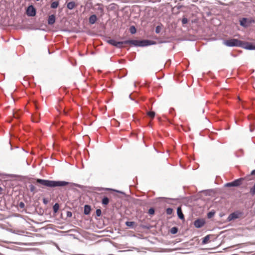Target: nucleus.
I'll return each instance as SVG.
<instances>
[{
	"mask_svg": "<svg viewBox=\"0 0 255 255\" xmlns=\"http://www.w3.org/2000/svg\"><path fill=\"white\" fill-rule=\"evenodd\" d=\"M108 43L118 48L122 47L123 44H129L134 46L140 45L139 44V41L135 40H128L124 41H116L115 40L111 39L108 41ZM142 45H143V44ZM144 45H145L144 44Z\"/></svg>",
	"mask_w": 255,
	"mask_h": 255,
	"instance_id": "obj_2",
	"label": "nucleus"
},
{
	"mask_svg": "<svg viewBox=\"0 0 255 255\" xmlns=\"http://www.w3.org/2000/svg\"><path fill=\"white\" fill-rule=\"evenodd\" d=\"M55 17L54 15H51L49 16L48 19V23L49 25H52L55 23Z\"/></svg>",
	"mask_w": 255,
	"mask_h": 255,
	"instance_id": "obj_9",
	"label": "nucleus"
},
{
	"mask_svg": "<svg viewBox=\"0 0 255 255\" xmlns=\"http://www.w3.org/2000/svg\"><path fill=\"white\" fill-rule=\"evenodd\" d=\"M173 213V209L170 208H168L166 209V213L168 215H171Z\"/></svg>",
	"mask_w": 255,
	"mask_h": 255,
	"instance_id": "obj_22",
	"label": "nucleus"
},
{
	"mask_svg": "<svg viewBox=\"0 0 255 255\" xmlns=\"http://www.w3.org/2000/svg\"><path fill=\"white\" fill-rule=\"evenodd\" d=\"M140 42L141 43L142 42ZM142 42H148V41H144Z\"/></svg>",
	"mask_w": 255,
	"mask_h": 255,
	"instance_id": "obj_34",
	"label": "nucleus"
},
{
	"mask_svg": "<svg viewBox=\"0 0 255 255\" xmlns=\"http://www.w3.org/2000/svg\"><path fill=\"white\" fill-rule=\"evenodd\" d=\"M97 16L96 15H95V14L92 15L89 17V22L91 24H94L96 22V21H97Z\"/></svg>",
	"mask_w": 255,
	"mask_h": 255,
	"instance_id": "obj_11",
	"label": "nucleus"
},
{
	"mask_svg": "<svg viewBox=\"0 0 255 255\" xmlns=\"http://www.w3.org/2000/svg\"><path fill=\"white\" fill-rule=\"evenodd\" d=\"M177 215H178V217L180 219H184V215L182 213V210L181 209V208L180 207H178L177 208Z\"/></svg>",
	"mask_w": 255,
	"mask_h": 255,
	"instance_id": "obj_14",
	"label": "nucleus"
},
{
	"mask_svg": "<svg viewBox=\"0 0 255 255\" xmlns=\"http://www.w3.org/2000/svg\"><path fill=\"white\" fill-rule=\"evenodd\" d=\"M71 215H72L71 213H69V212L68 213V216H71Z\"/></svg>",
	"mask_w": 255,
	"mask_h": 255,
	"instance_id": "obj_33",
	"label": "nucleus"
},
{
	"mask_svg": "<svg viewBox=\"0 0 255 255\" xmlns=\"http://www.w3.org/2000/svg\"><path fill=\"white\" fill-rule=\"evenodd\" d=\"M205 224V221L203 220L198 219L194 222V226L198 228H201Z\"/></svg>",
	"mask_w": 255,
	"mask_h": 255,
	"instance_id": "obj_8",
	"label": "nucleus"
},
{
	"mask_svg": "<svg viewBox=\"0 0 255 255\" xmlns=\"http://www.w3.org/2000/svg\"><path fill=\"white\" fill-rule=\"evenodd\" d=\"M210 235H207V236H205L203 239L202 244L204 245V244H206L208 243V242H209V241L210 240Z\"/></svg>",
	"mask_w": 255,
	"mask_h": 255,
	"instance_id": "obj_15",
	"label": "nucleus"
},
{
	"mask_svg": "<svg viewBox=\"0 0 255 255\" xmlns=\"http://www.w3.org/2000/svg\"><path fill=\"white\" fill-rule=\"evenodd\" d=\"M130 32L131 34H134L136 32V29L134 26H131L129 29Z\"/></svg>",
	"mask_w": 255,
	"mask_h": 255,
	"instance_id": "obj_21",
	"label": "nucleus"
},
{
	"mask_svg": "<svg viewBox=\"0 0 255 255\" xmlns=\"http://www.w3.org/2000/svg\"><path fill=\"white\" fill-rule=\"evenodd\" d=\"M177 229L176 227H173L171 229V232L172 234H176L177 232Z\"/></svg>",
	"mask_w": 255,
	"mask_h": 255,
	"instance_id": "obj_26",
	"label": "nucleus"
},
{
	"mask_svg": "<svg viewBox=\"0 0 255 255\" xmlns=\"http://www.w3.org/2000/svg\"><path fill=\"white\" fill-rule=\"evenodd\" d=\"M240 25L244 26H247V19L246 18H243L240 21Z\"/></svg>",
	"mask_w": 255,
	"mask_h": 255,
	"instance_id": "obj_12",
	"label": "nucleus"
},
{
	"mask_svg": "<svg viewBox=\"0 0 255 255\" xmlns=\"http://www.w3.org/2000/svg\"><path fill=\"white\" fill-rule=\"evenodd\" d=\"M161 27L159 25H158L156 27L155 32L156 33H159L161 31Z\"/></svg>",
	"mask_w": 255,
	"mask_h": 255,
	"instance_id": "obj_23",
	"label": "nucleus"
},
{
	"mask_svg": "<svg viewBox=\"0 0 255 255\" xmlns=\"http://www.w3.org/2000/svg\"><path fill=\"white\" fill-rule=\"evenodd\" d=\"M59 2L57 1H53L51 4V7L52 8H56L58 7Z\"/></svg>",
	"mask_w": 255,
	"mask_h": 255,
	"instance_id": "obj_17",
	"label": "nucleus"
},
{
	"mask_svg": "<svg viewBox=\"0 0 255 255\" xmlns=\"http://www.w3.org/2000/svg\"><path fill=\"white\" fill-rule=\"evenodd\" d=\"M242 215V213L239 212H235L231 214L227 218V221L230 222L233 220L239 218Z\"/></svg>",
	"mask_w": 255,
	"mask_h": 255,
	"instance_id": "obj_6",
	"label": "nucleus"
},
{
	"mask_svg": "<svg viewBox=\"0 0 255 255\" xmlns=\"http://www.w3.org/2000/svg\"><path fill=\"white\" fill-rule=\"evenodd\" d=\"M155 114V112H152V111H150V112H147L148 116L152 119H153L154 117Z\"/></svg>",
	"mask_w": 255,
	"mask_h": 255,
	"instance_id": "obj_19",
	"label": "nucleus"
},
{
	"mask_svg": "<svg viewBox=\"0 0 255 255\" xmlns=\"http://www.w3.org/2000/svg\"><path fill=\"white\" fill-rule=\"evenodd\" d=\"M241 47L244 48L248 50H254L255 49V45H253L251 43L248 42H244L241 41Z\"/></svg>",
	"mask_w": 255,
	"mask_h": 255,
	"instance_id": "obj_5",
	"label": "nucleus"
},
{
	"mask_svg": "<svg viewBox=\"0 0 255 255\" xmlns=\"http://www.w3.org/2000/svg\"><path fill=\"white\" fill-rule=\"evenodd\" d=\"M251 174L252 175H255V169L252 171Z\"/></svg>",
	"mask_w": 255,
	"mask_h": 255,
	"instance_id": "obj_32",
	"label": "nucleus"
},
{
	"mask_svg": "<svg viewBox=\"0 0 255 255\" xmlns=\"http://www.w3.org/2000/svg\"><path fill=\"white\" fill-rule=\"evenodd\" d=\"M243 180V178H239L238 179L235 180L233 182L226 183L225 184V186L228 187H238L242 184V181Z\"/></svg>",
	"mask_w": 255,
	"mask_h": 255,
	"instance_id": "obj_4",
	"label": "nucleus"
},
{
	"mask_svg": "<svg viewBox=\"0 0 255 255\" xmlns=\"http://www.w3.org/2000/svg\"><path fill=\"white\" fill-rule=\"evenodd\" d=\"M213 215V213H212L211 212H210V213H208V217L209 218H211V217H212V216Z\"/></svg>",
	"mask_w": 255,
	"mask_h": 255,
	"instance_id": "obj_31",
	"label": "nucleus"
},
{
	"mask_svg": "<svg viewBox=\"0 0 255 255\" xmlns=\"http://www.w3.org/2000/svg\"><path fill=\"white\" fill-rule=\"evenodd\" d=\"M149 215H153L154 213V210L153 208H150L148 212Z\"/></svg>",
	"mask_w": 255,
	"mask_h": 255,
	"instance_id": "obj_27",
	"label": "nucleus"
},
{
	"mask_svg": "<svg viewBox=\"0 0 255 255\" xmlns=\"http://www.w3.org/2000/svg\"><path fill=\"white\" fill-rule=\"evenodd\" d=\"M250 193L252 196L255 195V183L254 186L250 189Z\"/></svg>",
	"mask_w": 255,
	"mask_h": 255,
	"instance_id": "obj_20",
	"label": "nucleus"
},
{
	"mask_svg": "<svg viewBox=\"0 0 255 255\" xmlns=\"http://www.w3.org/2000/svg\"><path fill=\"white\" fill-rule=\"evenodd\" d=\"M126 224L128 227H132L134 224V222H127Z\"/></svg>",
	"mask_w": 255,
	"mask_h": 255,
	"instance_id": "obj_24",
	"label": "nucleus"
},
{
	"mask_svg": "<svg viewBox=\"0 0 255 255\" xmlns=\"http://www.w3.org/2000/svg\"><path fill=\"white\" fill-rule=\"evenodd\" d=\"M19 206L21 208H23L24 207V204L21 202L19 204Z\"/></svg>",
	"mask_w": 255,
	"mask_h": 255,
	"instance_id": "obj_30",
	"label": "nucleus"
},
{
	"mask_svg": "<svg viewBox=\"0 0 255 255\" xmlns=\"http://www.w3.org/2000/svg\"><path fill=\"white\" fill-rule=\"evenodd\" d=\"M76 6V4L74 1H70L67 3V7L69 9H73Z\"/></svg>",
	"mask_w": 255,
	"mask_h": 255,
	"instance_id": "obj_10",
	"label": "nucleus"
},
{
	"mask_svg": "<svg viewBox=\"0 0 255 255\" xmlns=\"http://www.w3.org/2000/svg\"><path fill=\"white\" fill-rule=\"evenodd\" d=\"M241 41L237 39H230L224 41V44L229 47L241 46Z\"/></svg>",
	"mask_w": 255,
	"mask_h": 255,
	"instance_id": "obj_3",
	"label": "nucleus"
},
{
	"mask_svg": "<svg viewBox=\"0 0 255 255\" xmlns=\"http://www.w3.org/2000/svg\"><path fill=\"white\" fill-rule=\"evenodd\" d=\"M36 183H38L43 186L48 187H55L60 186H65L69 184V182L61 181H52L41 179H36Z\"/></svg>",
	"mask_w": 255,
	"mask_h": 255,
	"instance_id": "obj_1",
	"label": "nucleus"
},
{
	"mask_svg": "<svg viewBox=\"0 0 255 255\" xmlns=\"http://www.w3.org/2000/svg\"><path fill=\"white\" fill-rule=\"evenodd\" d=\"M26 14L29 16H33L36 14V10L33 5L28 6L26 9Z\"/></svg>",
	"mask_w": 255,
	"mask_h": 255,
	"instance_id": "obj_7",
	"label": "nucleus"
},
{
	"mask_svg": "<svg viewBox=\"0 0 255 255\" xmlns=\"http://www.w3.org/2000/svg\"><path fill=\"white\" fill-rule=\"evenodd\" d=\"M90 211H91V207L89 205H85L84 206V214L85 215H88L90 214Z\"/></svg>",
	"mask_w": 255,
	"mask_h": 255,
	"instance_id": "obj_13",
	"label": "nucleus"
},
{
	"mask_svg": "<svg viewBox=\"0 0 255 255\" xmlns=\"http://www.w3.org/2000/svg\"><path fill=\"white\" fill-rule=\"evenodd\" d=\"M96 215L98 217L101 215V210L100 209H97L96 210Z\"/></svg>",
	"mask_w": 255,
	"mask_h": 255,
	"instance_id": "obj_29",
	"label": "nucleus"
},
{
	"mask_svg": "<svg viewBox=\"0 0 255 255\" xmlns=\"http://www.w3.org/2000/svg\"><path fill=\"white\" fill-rule=\"evenodd\" d=\"M102 203L104 205H107L109 203V199L108 197H105L103 198Z\"/></svg>",
	"mask_w": 255,
	"mask_h": 255,
	"instance_id": "obj_16",
	"label": "nucleus"
},
{
	"mask_svg": "<svg viewBox=\"0 0 255 255\" xmlns=\"http://www.w3.org/2000/svg\"><path fill=\"white\" fill-rule=\"evenodd\" d=\"M188 22V20L187 18L184 17L182 19V23L183 25L186 24Z\"/></svg>",
	"mask_w": 255,
	"mask_h": 255,
	"instance_id": "obj_25",
	"label": "nucleus"
},
{
	"mask_svg": "<svg viewBox=\"0 0 255 255\" xmlns=\"http://www.w3.org/2000/svg\"><path fill=\"white\" fill-rule=\"evenodd\" d=\"M29 189L31 192H33V193H35L36 192V188L33 185L31 184L29 185Z\"/></svg>",
	"mask_w": 255,
	"mask_h": 255,
	"instance_id": "obj_18",
	"label": "nucleus"
},
{
	"mask_svg": "<svg viewBox=\"0 0 255 255\" xmlns=\"http://www.w3.org/2000/svg\"><path fill=\"white\" fill-rule=\"evenodd\" d=\"M59 205L57 204H55L54 206H53V209L54 212H57V210L58 209Z\"/></svg>",
	"mask_w": 255,
	"mask_h": 255,
	"instance_id": "obj_28",
	"label": "nucleus"
}]
</instances>
